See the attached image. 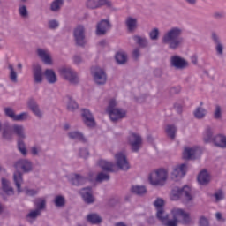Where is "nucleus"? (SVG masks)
<instances>
[{
    "label": "nucleus",
    "mask_w": 226,
    "mask_h": 226,
    "mask_svg": "<svg viewBox=\"0 0 226 226\" xmlns=\"http://www.w3.org/2000/svg\"><path fill=\"white\" fill-rule=\"evenodd\" d=\"M181 36H183V27L172 26L163 34L162 43L167 45L170 50H177L185 43V39Z\"/></svg>",
    "instance_id": "nucleus-1"
},
{
    "label": "nucleus",
    "mask_w": 226,
    "mask_h": 226,
    "mask_svg": "<svg viewBox=\"0 0 226 226\" xmlns=\"http://www.w3.org/2000/svg\"><path fill=\"white\" fill-rule=\"evenodd\" d=\"M14 167L16 170L13 173V181L18 190V193H20V192H22V184L24 183L22 172H25V174L32 172L33 162L29 159H21L14 163ZM19 170H22V172Z\"/></svg>",
    "instance_id": "nucleus-2"
},
{
    "label": "nucleus",
    "mask_w": 226,
    "mask_h": 226,
    "mask_svg": "<svg viewBox=\"0 0 226 226\" xmlns=\"http://www.w3.org/2000/svg\"><path fill=\"white\" fill-rule=\"evenodd\" d=\"M172 219H168L163 222L164 226L192 225V220L190 213L183 208H173L171 210Z\"/></svg>",
    "instance_id": "nucleus-3"
},
{
    "label": "nucleus",
    "mask_w": 226,
    "mask_h": 226,
    "mask_svg": "<svg viewBox=\"0 0 226 226\" xmlns=\"http://www.w3.org/2000/svg\"><path fill=\"white\" fill-rule=\"evenodd\" d=\"M183 198V200L185 204L192 202L193 200V196H192V189L190 186L185 185L183 188L175 187L170 194L171 200H178Z\"/></svg>",
    "instance_id": "nucleus-4"
},
{
    "label": "nucleus",
    "mask_w": 226,
    "mask_h": 226,
    "mask_svg": "<svg viewBox=\"0 0 226 226\" xmlns=\"http://www.w3.org/2000/svg\"><path fill=\"white\" fill-rule=\"evenodd\" d=\"M169 177V172L167 170H158L153 172L149 176V182L152 186H163Z\"/></svg>",
    "instance_id": "nucleus-5"
},
{
    "label": "nucleus",
    "mask_w": 226,
    "mask_h": 226,
    "mask_svg": "<svg viewBox=\"0 0 226 226\" xmlns=\"http://www.w3.org/2000/svg\"><path fill=\"white\" fill-rule=\"evenodd\" d=\"M60 77L64 79V80H68L73 86H77L80 82V78H79V74L73 69L70 67H62L59 69Z\"/></svg>",
    "instance_id": "nucleus-6"
},
{
    "label": "nucleus",
    "mask_w": 226,
    "mask_h": 226,
    "mask_svg": "<svg viewBox=\"0 0 226 226\" xmlns=\"http://www.w3.org/2000/svg\"><path fill=\"white\" fill-rule=\"evenodd\" d=\"M210 38L213 41L215 51L217 56V57H224L225 56V44H223V41H222V38L216 32H212Z\"/></svg>",
    "instance_id": "nucleus-7"
},
{
    "label": "nucleus",
    "mask_w": 226,
    "mask_h": 226,
    "mask_svg": "<svg viewBox=\"0 0 226 226\" xmlns=\"http://www.w3.org/2000/svg\"><path fill=\"white\" fill-rule=\"evenodd\" d=\"M170 66L175 70H186L190 66V63L186 59L175 55L170 58Z\"/></svg>",
    "instance_id": "nucleus-8"
},
{
    "label": "nucleus",
    "mask_w": 226,
    "mask_h": 226,
    "mask_svg": "<svg viewBox=\"0 0 226 226\" xmlns=\"http://www.w3.org/2000/svg\"><path fill=\"white\" fill-rule=\"evenodd\" d=\"M94 81L97 86H103L107 84V72L101 67H94L92 70Z\"/></svg>",
    "instance_id": "nucleus-9"
},
{
    "label": "nucleus",
    "mask_w": 226,
    "mask_h": 226,
    "mask_svg": "<svg viewBox=\"0 0 226 226\" xmlns=\"http://www.w3.org/2000/svg\"><path fill=\"white\" fill-rule=\"evenodd\" d=\"M188 170V165L186 163H182L175 166L173 171L170 174V178L172 181H179L186 176Z\"/></svg>",
    "instance_id": "nucleus-10"
},
{
    "label": "nucleus",
    "mask_w": 226,
    "mask_h": 226,
    "mask_svg": "<svg viewBox=\"0 0 226 226\" xmlns=\"http://www.w3.org/2000/svg\"><path fill=\"white\" fill-rule=\"evenodd\" d=\"M86 6L90 10H98L99 8H103V6L112 8L113 4L111 0H87Z\"/></svg>",
    "instance_id": "nucleus-11"
},
{
    "label": "nucleus",
    "mask_w": 226,
    "mask_h": 226,
    "mask_svg": "<svg viewBox=\"0 0 226 226\" xmlns=\"http://www.w3.org/2000/svg\"><path fill=\"white\" fill-rule=\"evenodd\" d=\"M128 142L131 146L132 151L137 153L139 149H140V146H142V137L138 133L130 132L128 136Z\"/></svg>",
    "instance_id": "nucleus-12"
},
{
    "label": "nucleus",
    "mask_w": 226,
    "mask_h": 226,
    "mask_svg": "<svg viewBox=\"0 0 226 226\" xmlns=\"http://www.w3.org/2000/svg\"><path fill=\"white\" fill-rule=\"evenodd\" d=\"M33 80L34 84H43L45 79V72L41 69V65L36 64L32 67Z\"/></svg>",
    "instance_id": "nucleus-13"
},
{
    "label": "nucleus",
    "mask_w": 226,
    "mask_h": 226,
    "mask_svg": "<svg viewBox=\"0 0 226 226\" xmlns=\"http://www.w3.org/2000/svg\"><path fill=\"white\" fill-rule=\"evenodd\" d=\"M112 29V24L110 23L109 19H102L99 23L96 25V34L97 36H104V34H107V32L110 31Z\"/></svg>",
    "instance_id": "nucleus-14"
},
{
    "label": "nucleus",
    "mask_w": 226,
    "mask_h": 226,
    "mask_svg": "<svg viewBox=\"0 0 226 226\" xmlns=\"http://www.w3.org/2000/svg\"><path fill=\"white\" fill-rule=\"evenodd\" d=\"M116 165L119 170H130V162L126 159V155L123 153H118L115 155Z\"/></svg>",
    "instance_id": "nucleus-15"
},
{
    "label": "nucleus",
    "mask_w": 226,
    "mask_h": 226,
    "mask_svg": "<svg viewBox=\"0 0 226 226\" xmlns=\"http://www.w3.org/2000/svg\"><path fill=\"white\" fill-rule=\"evenodd\" d=\"M200 148L194 147H185L183 151V159L184 160H196L200 156Z\"/></svg>",
    "instance_id": "nucleus-16"
},
{
    "label": "nucleus",
    "mask_w": 226,
    "mask_h": 226,
    "mask_svg": "<svg viewBox=\"0 0 226 226\" xmlns=\"http://www.w3.org/2000/svg\"><path fill=\"white\" fill-rule=\"evenodd\" d=\"M74 40L80 47L86 45V29L83 26H79L74 29Z\"/></svg>",
    "instance_id": "nucleus-17"
},
{
    "label": "nucleus",
    "mask_w": 226,
    "mask_h": 226,
    "mask_svg": "<svg viewBox=\"0 0 226 226\" xmlns=\"http://www.w3.org/2000/svg\"><path fill=\"white\" fill-rule=\"evenodd\" d=\"M81 117L83 119L84 124L87 126H89L90 128H93L94 124H96V122L94 121V117H93V114L91 111L87 109H81Z\"/></svg>",
    "instance_id": "nucleus-18"
},
{
    "label": "nucleus",
    "mask_w": 226,
    "mask_h": 226,
    "mask_svg": "<svg viewBox=\"0 0 226 226\" xmlns=\"http://www.w3.org/2000/svg\"><path fill=\"white\" fill-rule=\"evenodd\" d=\"M36 54L44 64H52V55H50L49 49L38 48L36 49Z\"/></svg>",
    "instance_id": "nucleus-19"
},
{
    "label": "nucleus",
    "mask_w": 226,
    "mask_h": 226,
    "mask_svg": "<svg viewBox=\"0 0 226 226\" xmlns=\"http://www.w3.org/2000/svg\"><path fill=\"white\" fill-rule=\"evenodd\" d=\"M124 24L128 33H135L139 29V19L137 18L128 16Z\"/></svg>",
    "instance_id": "nucleus-20"
},
{
    "label": "nucleus",
    "mask_w": 226,
    "mask_h": 226,
    "mask_svg": "<svg viewBox=\"0 0 226 226\" xmlns=\"http://www.w3.org/2000/svg\"><path fill=\"white\" fill-rule=\"evenodd\" d=\"M108 114L113 123H116V121H119V119L126 117V111L123 109L118 108L108 111Z\"/></svg>",
    "instance_id": "nucleus-21"
},
{
    "label": "nucleus",
    "mask_w": 226,
    "mask_h": 226,
    "mask_svg": "<svg viewBox=\"0 0 226 226\" xmlns=\"http://www.w3.org/2000/svg\"><path fill=\"white\" fill-rule=\"evenodd\" d=\"M1 186L4 193H5V195H7L8 197L15 195V189H13V186H11V182H10V180L2 177Z\"/></svg>",
    "instance_id": "nucleus-22"
},
{
    "label": "nucleus",
    "mask_w": 226,
    "mask_h": 226,
    "mask_svg": "<svg viewBox=\"0 0 226 226\" xmlns=\"http://www.w3.org/2000/svg\"><path fill=\"white\" fill-rule=\"evenodd\" d=\"M27 107L30 109V110L38 117L39 119H41L43 117V112L41 109H40V106L38 105V102L34 101V99H29L27 101Z\"/></svg>",
    "instance_id": "nucleus-23"
},
{
    "label": "nucleus",
    "mask_w": 226,
    "mask_h": 226,
    "mask_svg": "<svg viewBox=\"0 0 226 226\" xmlns=\"http://www.w3.org/2000/svg\"><path fill=\"white\" fill-rule=\"evenodd\" d=\"M215 140V129L211 126H207L203 132V142L205 144H213Z\"/></svg>",
    "instance_id": "nucleus-24"
},
{
    "label": "nucleus",
    "mask_w": 226,
    "mask_h": 226,
    "mask_svg": "<svg viewBox=\"0 0 226 226\" xmlns=\"http://www.w3.org/2000/svg\"><path fill=\"white\" fill-rule=\"evenodd\" d=\"M197 179L199 185H201V186H207V185L211 182V175H209L207 170H203L199 173Z\"/></svg>",
    "instance_id": "nucleus-25"
},
{
    "label": "nucleus",
    "mask_w": 226,
    "mask_h": 226,
    "mask_svg": "<svg viewBox=\"0 0 226 226\" xmlns=\"http://www.w3.org/2000/svg\"><path fill=\"white\" fill-rule=\"evenodd\" d=\"M80 194L82 196V199L84 200V202H86V204H93V202H94V197H93V192H91V188L89 187L83 188L80 191Z\"/></svg>",
    "instance_id": "nucleus-26"
},
{
    "label": "nucleus",
    "mask_w": 226,
    "mask_h": 226,
    "mask_svg": "<svg viewBox=\"0 0 226 226\" xmlns=\"http://www.w3.org/2000/svg\"><path fill=\"white\" fill-rule=\"evenodd\" d=\"M212 144L215 146V147H220L221 149H226V137L222 134H217L214 137V140Z\"/></svg>",
    "instance_id": "nucleus-27"
},
{
    "label": "nucleus",
    "mask_w": 226,
    "mask_h": 226,
    "mask_svg": "<svg viewBox=\"0 0 226 226\" xmlns=\"http://www.w3.org/2000/svg\"><path fill=\"white\" fill-rule=\"evenodd\" d=\"M13 135H17L19 139H26V129L24 125L21 124H13L11 125Z\"/></svg>",
    "instance_id": "nucleus-28"
},
{
    "label": "nucleus",
    "mask_w": 226,
    "mask_h": 226,
    "mask_svg": "<svg viewBox=\"0 0 226 226\" xmlns=\"http://www.w3.org/2000/svg\"><path fill=\"white\" fill-rule=\"evenodd\" d=\"M7 68L9 70V80L12 82V84H17L19 82V74L15 70V67L11 64H8Z\"/></svg>",
    "instance_id": "nucleus-29"
},
{
    "label": "nucleus",
    "mask_w": 226,
    "mask_h": 226,
    "mask_svg": "<svg viewBox=\"0 0 226 226\" xmlns=\"http://www.w3.org/2000/svg\"><path fill=\"white\" fill-rule=\"evenodd\" d=\"M87 181V178L80 174H74L71 178V183L74 186H80Z\"/></svg>",
    "instance_id": "nucleus-30"
},
{
    "label": "nucleus",
    "mask_w": 226,
    "mask_h": 226,
    "mask_svg": "<svg viewBox=\"0 0 226 226\" xmlns=\"http://www.w3.org/2000/svg\"><path fill=\"white\" fill-rule=\"evenodd\" d=\"M132 40L141 49H146L147 47H149V41H147V38L146 37H142L140 35H133Z\"/></svg>",
    "instance_id": "nucleus-31"
},
{
    "label": "nucleus",
    "mask_w": 226,
    "mask_h": 226,
    "mask_svg": "<svg viewBox=\"0 0 226 226\" xmlns=\"http://www.w3.org/2000/svg\"><path fill=\"white\" fill-rule=\"evenodd\" d=\"M44 75L49 84H56V82H57V75H56L54 70L47 69L44 72Z\"/></svg>",
    "instance_id": "nucleus-32"
},
{
    "label": "nucleus",
    "mask_w": 226,
    "mask_h": 226,
    "mask_svg": "<svg viewBox=\"0 0 226 226\" xmlns=\"http://www.w3.org/2000/svg\"><path fill=\"white\" fill-rule=\"evenodd\" d=\"M99 167L105 172H114L115 164L106 160L99 161Z\"/></svg>",
    "instance_id": "nucleus-33"
},
{
    "label": "nucleus",
    "mask_w": 226,
    "mask_h": 226,
    "mask_svg": "<svg viewBox=\"0 0 226 226\" xmlns=\"http://www.w3.org/2000/svg\"><path fill=\"white\" fill-rule=\"evenodd\" d=\"M131 192L135 195L142 196V195H146V193L147 192V190L144 185H133L131 188Z\"/></svg>",
    "instance_id": "nucleus-34"
},
{
    "label": "nucleus",
    "mask_w": 226,
    "mask_h": 226,
    "mask_svg": "<svg viewBox=\"0 0 226 226\" xmlns=\"http://www.w3.org/2000/svg\"><path fill=\"white\" fill-rule=\"evenodd\" d=\"M34 204L36 207V210L41 213V211H43L47 206V200H45L43 198H37L34 200Z\"/></svg>",
    "instance_id": "nucleus-35"
},
{
    "label": "nucleus",
    "mask_w": 226,
    "mask_h": 226,
    "mask_svg": "<svg viewBox=\"0 0 226 226\" xmlns=\"http://www.w3.org/2000/svg\"><path fill=\"white\" fill-rule=\"evenodd\" d=\"M69 139L72 140H80L81 142H86V138H84V134L80 132L73 131L68 133Z\"/></svg>",
    "instance_id": "nucleus-36"
},
{
    "label": "nucleus",
    "mask_w": 226,
    "mask_h": 226,
    "mask_svg": "<svg viewBox=\"0 0 226 226\" xmlns=\"http://www.w3.org/2000/svg\"><path fill=\"white\" fill-rule=\"evenodd\" d=\"M3 138L5 139V140H11V139H13V129L11 125H7L4 128Z\"/></svg>",
    "instance_id": "nucleus-37"
},
{
    "label": "nucleus",
    "mask_w": 226,
    "mask_h": 226,
    "mask_svg": "<svg viewBox=\"0 0 226 226\" xmlns=\"http://www.w3.org/2000/svg\"><path fill=\"white\" fill-rule=\"evenodd\" d=\"M193 114H194V117H196V119H204L206 117V114H207V110H206V109L202 108V106H200V107L196 108Z\"/></svg>",
    "instance_id": "nucleus-38"
},
{
    "label": "nucleus",
    "mask_w": 226,
    "mask_h": 226,
    "mask_svg": "<svg viewBox=\"0 0 226 226\" xmlns=\"http://www.w3.org/2000/svg\"><path fill=\"white\" fill-rule=\"evenodd\" d=\"M87 220L94 225H98V223H102V218L98 215V214H89L87 216Z\"/></svg>",
    "instance_id": "nucleus-39"
},
{
    "label": "nucleus",
    "mask_w": 226,
    "mask_h": 226,
    "mask_svg": "<svg viewBox=\"0 0 226 226\" xmlns=\"http://www.w3.org/2000/svg\"><path fill=\"white\" fill-rule=\"evenodd\" d=\"M68 102H67V110H69L70 112H75V110H77V109H79V104L77 103V102H75V100H73V98L72 97H68Z\"/></svg>",
    "instance_id": "nucleus-40"
},
{
    "label": "nucleus",
    "mask_w": 226,
    "mask_h": 226,
    "mask_svg": "<svg viewBox=\"0 0 226 226\" xmlns=\"http://www.w3.org/2000/svg\"><path fill=\"white\" fill-rule=\"evenodd\" d=\"M148 36L152 41H158V40H160V29L157 27L153 28L148 33Z\"/></svg>",
    "instance_id": "nucleus-41"
},
{
    "label": "nucleus",
    "mask_w": 226,
    "mask_h": 226,
    "mask_svg": "<svg viewBox=\"0 0 226 226\" xmlns=\"http://www.w3.org/2000/svg\"><path fill=\"white\" fill-rule=\"evenodd\" d=\"M156 216L162 223H163L166 220H169V214L165 213L163 208H157Z\"/></svg>",
    "instance_id": "nucleus-42"
},
{
    "label": "nucleus",
    "mask_w": 226,
    "mask_h": 226,
    "mask_svg": "<svg viewBox=\"0 0 226 226\" xmlns=\"http://www.w3.org/2000/svg\"><path fill=\"white\" fill-rule=\"evenodd\" d=\"M40 215H41V212L39 210H32L27 214L26 220L29 222V223H33V220H36Z\"/></svg>",
    "instance_id": "nucleus-43"
},
{
    "label": "nucleus",
    "mask_w": 226,
    "mask_h": 226,
    "mask_svg": "<svg viewBox=\"0 0 226 226\" xmlns=\"http://www.w3.org/2000/svg\"><path fill=\"white\" fill-rule=\"evenodd\" d=\"M18 150L23 156H26L27 154V147H26V143L22 139H18L17 142Z\"/></svg>",
    "instance_id": "nucleus-44"
},
{
    "label": "nucleus",
    "mask_w": 226,
    "mask_h": 226,
    "mask_svg": "<svg viewBox=\"0 0 226 226\" xmlns=\"http://www.w3.org/2000/svg\"><path fill=\"white\" fill-rule=\"evenodd\" d=\"M97 183H103V181H110V175L105 172H100L95 178Z\"/></svg>",
    "instance_id": "nucleus-45"
},
{
    "label": "nucleus",
    "mask_w": 226,
    "mask_h": 226,
    "mask_svg": "<svg viewBox=\"0 0 226 226\" xmlns=\"http://www.w3.org/2000/svg\"><path fill=\"white\" fill-rule=\"evenodd\" d=\"M176 132H177L176 126L174 125L166 126V133L168 137L171 139V140H174V139H176Z\"/></svg>",
    "instance_id": "nucleus-46"
},
{
    "label": "nucleus",
    "mask_w": 226,
    "mask_h": 226,
    "mask_svg": "<svg viewBox=\"0 0 226 226\" xmlns=\"http://www.w3.org/2000/svg\"><path fill=\"white\" fill-rule=\"evenodd\" d=\"M54 204L56 207H64V204H66V200L62 195H58L55 197Z\"/></svg>",
    "instance_id": "nucleus-47"
},
{
    "label": "nucleus",
    "mask_w": 226,
    "mask_h": 226,
    "mask_svg": "<svg viewBox=\"0 0 226 226\" xmlns=\"http://www.w3.org/2000/svg\"><path fill=\"white\" fill-rule=\"evenodd\" d=\"M62 4H63V0L53 1L50 5L51 11H59V10H61Z\"/></svg>",
    "instance_id": "nucleus-48"
},
{
    "label": "nucleus",
    "mask_w": 226,
    "mask_h": 226,
    "mask_svg": "<svg viewBox=\"0 0 226 226\" xmlns=\"http://www.w3.org/2000/svg\"><path fill=\"white\" fill-rule=\"evenodd\" d=\"M126 59H128V56H126L124 53H117L116 55V61L118 62L119 64H124Z\"/></svg>",
    "instance_id": "nucleus-49"
},
{
    "label": "nucleus",
    "mask_w": 226,
    "mask_h": 226,
    "mask_svg": "<svg viewBox=\"0 0 226 226\" xmlns=\"http://www.w3.org/2000/svg\"><path fill=\"white\" fill-rule=\"evenodd\" d=\"M4 112L5 114V116H7V117H10L11 119H12V121H15V110H13V109L11 108H4Z\"/></svg>",
    "instance_id": "nucleus-50"
},
{
    "label": "nucleus",
    "mask_w": 226,
    "mask_h": 226,
    "mask_svg": "<svg viewBox=\"0 0 226 226\" xmlns=\"http://www.w3.org/2000/svg\"><path fill=\"white\" fill-rule=\"evenodd\" d=\"M214 119H222V107H220V105L215 106V109L214 110Z\"/></svg>",
    "instance_id": "nucleus-51"
},
{
    "label": "nucleus",
    "mask_w": 226,
    "mask_h": 226,
    "mask_svg": "<svg viewBox=\"0 0 226 226\" xmlns=\"http://www.w3.org/2000/svg\"><path fill=\"white\" fill-rule=\"evenodd\" d=\"M28 117H29V113L23 112V113H20L19 115H16V117H14V121H26Z\"/></svg>",
    "instance_id": "nucleus-52"
},
{
    "label": "nucleus",
    "mask_w": 226,
    "mask_h": 226,
    "mask_svg": "<svg viewBox=\"0 0 226 226\" xmlns=\"http://www.w3.org/2000/svg\"><path fill=\"white\" fill-rule=\"evenodd\" d=\"M199 226H209V219L207 217L201 215L199 218Z\"/></svg>",
    "instance_id": "nucleus-53"
},
{
    "label": "nucleus",
    "mask_w": 226,
    "mask_h": 226,
    "mask_svg": "<svg viewBox=\"0 0 226 226\" xmlns=\"http://www.w3.org/2000/svg\"><path fill=\"white\" fill-rule=\"evenodd\" d=\"M19 13L20 17H22L23 19L27 18V15H28L27 7H26V5L20 6L19 8Z\"/></svg>",
    "instance_id": "nucleus-54"
},
{
    "label": "nucleus",
    "mask_w": 226,
    "mask_h": 226,
    "mask_svg": "<svg viewBox=\"0 0 226 226\" xmlns=\"http://www.w3.org/2000/svg\"><path fill=\"white\" fill-rule=\"evenodd\" d=\"M48 26L49 29H57V27H59V21L51 19L48 22Z\"/></svg>",
    "instance_id": "nucleus-55"
},
{
    "label": "nucleus",
    "mask_w": 226,
    "mask_h": 226,
    "mask_svg": "<svg viewBox=\"0 0 226 226\" xmlns=\"http://www.w3.org/2000/svg\"><path fill=\"white\" fill-rule=\"evenodd\" d=\"M25 193L28 195V197H34V195H38V190L26 188Z\"/></svg>",
    "instance_id": "nucleus-56"
},
{
    "label": "nucleus",
    "mask_w": 226,
    "mask_h": 226,
    "mask_svg": "<svg viewBox=\"0 0 226 226\" xmlns=\"http://www.w3.org/2000/svg\"><path fill=\"white\" fill-rule=\"evenodd\" d=\"M72 61H73V64L77 65L82 64V63H84V59L79 55H75L72 57Z\"/></svg>",
    "instance_id": "nucleus-57"
},
{
    "label": "nucleus",
    "mask_w": 226,
    "mask_h": 226,
    "mask_svg": "<svg viewBox=\"0 0 226 226\" xmlns=\"http://www.w3.org/2000/svg\"><path fill=\"white\" fill-rule=\"evenodd\" d=\"M41 152V147L38 146H34L31 147V153L33 156H38L40 153Z\"/></svg>",
    "instance_id": "nucleus-58"
},
{
    "label": "nucleus",
    "mask_w": 226,
    "mask_h": 226,
    "mask_svg": "<svg viewBox=\"0 0 226 226\" xmlns=\"http://www.w3.org/2000/svg\"><path fill=\"white\" fill-rule=\"evenodd\" d=\"M117 105V102H116V100L111 99L109 101V106L107 109V112H110V110H114V109H117V108H116Z\"/></svg>",
    "instance_id": "nucleus-59"
},
{
    "label": "nucleus",
    "mask_w": 226,
    "mask_h": 226,
    "mask_svg": "<svg viewBox=\"0 0 226 226\" xmlns=\"http://www.w3.org/2000/svg\"><path fill=\"white\" fill-rule=\"evenodd\" d=\"M79 156L81 158H87V156H89V151L87 150V148H80Z\"/></svg>",
    "instance_id": "nucleus-60"
},
{
    "label": "nucleus",
    "mask_w": 226,
    "mask_h": 226,
    "mask_svg": "<svg viewBox=\"0 0 226 226\" xmlns=\"http://www.w3.org/2000/svg\"><path fill=\"white\" fill-rule=\"evenodd\" d=\"M214 197H215L216 202H220V200H223V192L219 191L218 192L215 193Z\"/></svg>",
    "instance_id": "nucleus-61"
},
{
    "label": "nucleus",
    "mask_w": 226,
    "mask_h": 226,
    "mask_svg": "<svg viewBox=\"0 0 226 226\" xmlns=\"http://www.w3.org/2000/svg\"><path fill=\"white\" fill-rule=\"evenodd\" d=\"M154 206L155 207H157V209H163L162 208V206H163V200L162 199H157L155 201H154Z\"/></svg>",
    "instance_id": "nucleus-62"
},
{
    "label": "nucleus",
    "mask_w": 226,
    "mask_h": 226,
    "mask_svg": "<svg viewBox=\"0 0 226 226\" xmlns=\"http://www.w3.org/2000/svg\"><path fill=\"white\" fill-rule=\"evenodd\" d=\"M132 57L133 59H138L139 57H140V49H135L133 51H132Z\"/></svg>",
    "instance_id": "nucleus-63"
},
{
    "label": "nucleus",
    "mask_w": 226,
    "mask_h": 226,
    "mask_svg": "<svg viewBox=\"0 0 226 226\" xmlns=\"http://www.w3.org/2000/svg\"><path fill=\"white\" fill-rule=\"evenodd\" d=\"M175 110H177V114H182L183 113V106L179 103H176L174 105Z\"/></svg>",
    "instance_id": "nucleus-64"
}]
</instances>
